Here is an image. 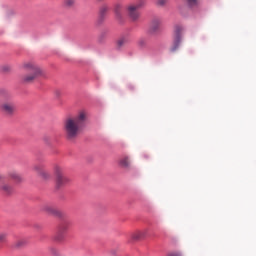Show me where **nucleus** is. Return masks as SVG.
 <instances>
[{
	"instance_id": "15",
	"label": "nucleus",
	"mask_w": 256,
	"mask_h": 256,
	"mask_svg": "<svg viewBox=\"0 0 256 256\" xmlns=\"http://www.w3.org/2000/svg\"><path fill=\"white\" fill-rule=\"evenodd\" d=\"M121 167H124L125 169L129 168L131 166V161L129 160V157L125 156L120 160Z\"/></svg>"
},
{
	"instance_id": "20",
	"label": "nucleus",
	"mask_w": 256,
	"mask_h": 256,
	"mask_svg": "<svg viewBox=\"0 0 256 256\" xmlns=\"http://www.w3.org/2000/svg\"><path fill=\"white\" fill-rule=\"evenodd\" d=\"M0 243H7V233L0 232Z\"/></svg>"
},
{
	"instance_id": "7",
	"label": "nucleus",
	"mask_w": 256,
	"mask_h": 256,
	"mask_svg": "<svg viewBox=\"0 0 256 256\" xmlns=\"http://www.w3.org/2000/svg\"><path fill=\"white\" fill-rule=\"evenodd\" d=\"M143 2H138L136 4H130L127 7V13L130 17V19H132V21H137V19H139L140 17V13L137 9H141V7H143Z\"/></svg>"
},
{
	"instance_id": "27",
	"label": "nucleus",
	"mask_w": 256,
	"mask_h": 256,
	"mask_svg": "<svg viewBox=\"0 0 256 256\" xmlns=\"http://www.w3.org/2000/svg\"><path fill=\"white\" fill-rule=\"evenodd\" d=\"M3 179H5L3 175H0V181H3Z\"/></svg>"
},
{
	"instance_id": "8",
	"label": "nucleus",
	"mask_w": 256,
	"mask_h": 256,
	"mask_svg": "<svg viewBox=\"0 0 256 256\" xmlns=\"http://www.w3.org/2000/svg\"><path fill=\"white\" fill-rule=\"evenodd\" d=\"M161 23H163L161 18H157V17L153 18L150 21L149 33L151 35H155V33H159V31L161 29Z\"/></svg>"
},
{
	"instance_id": "6",
	"label": "nucleus",
	"mask_w": 256,
	"mask_h": 256,
	"mask_svg": "<svg viewBox=\"0 0 256 256\" xmlns=\"http://www.w3.org/2000/svg\"><path fill=\"white\" fill-rule=\"evenodd\" d=\"M143 2H138L136 4H130L127 7V13L130 17V19H132V21H137V19H139L140 17V13L137 9H141V7H143Z\"/></svg>"
},
{
	"instance_id": "5",
	"label": "nucleus",
	"mask_w": 256,
	"mask_h": 256,
	"mask_svg": "<svg viewBox=\"0 0 256 256\" xmlns=\"http://www.w3.org/2000/svg\"><path fill=\"white\" fill-rule=\"evenodd\" d=\"M185 28L181 25H176L174 27V44L171 47L170 51L175 53L179 49V45H181V41H183V32Z\"/></svg>"
},
{
	"instance_id": "19",
	"label": "nucleus",
	"mask_w": 256,
	"mask_h": 256,
	"mask_svg": "<svg viewBox=\"0 0 256 256\" xmlns=\"http://www.w3.org/2000/svg\"><path fill=\"white\" fill-rule=\"evenodd\" d=\"M75 6V0H64V7H74Z\"/></svg>"
},
{
	"instance_id": "26",
	"label": "nucleus",
	"mask_w": 256,
	"mask_h": 256,
	"mask_svg": "<svg viewBox=\"0 0 256 256\" xmlns=\"http://www.w3.org/2000/svg\"><path fill=\"white\" fill-rule=\"evenodd\" d=\"M45 143H50L51 138L49 136H45L44 138Z\"/></svg>"
},
{
	"instance_id": "22",
	"label": "nucleus",
	"mask_w": 256,
	"mask_h": 256,
	"mask_svg": "<svg viewBox=\"0 0 256 256\" xmlns=\"http://www.w3.org/2000/svg\"><path fill=\"white\" fill-rule=\"evenodd\" d=\"M167 3H169V0H157V5L159 7H165V5H167Z\"/></svg>"
},
{
	"instance_id": "12",
	"label": "nucleus",
	"mask_w": 256,
	"mask_h": 256,
	"mask_svg": "<svg viewBox=\"0 0 256 256\" xmlns=\"http://www.w3.org/2000/svg\"><path fill=\"white\" fill-rule=\"evenodd\" d=\"M129 44V40L127 38H120L116 42V49L118 51H121V49H125L127 45Z\"/></svg>"
},
{
	"instance_id": "2",
	"label": "nucleus",
	"mask_w": 256,
	"mask_h": 256,
	"mask_svg": "<svg viewBox=\"0 0 256 256\" xmlns=\"http://www.w3.org/2000/svg\"><path fill=\"white\" fill-rule=\"evenodd\" d=\"M22 69L27 73L22 78L23 83H33L35 79L45 77V71L35 62H23Z\"/></svg>"
},
{
	"instance_id": "23",
	"label": "nucleus",
	"mask_w": 256,
	"mask_h": 256,
	"mask_svg": "<svg viewBox=\"0 0 256 256\" xmlns=\"http://www.w3.org/2000/svg\"><path fill=\"white\" fill-rule=\"evenodd\" d=\"M186 3H188V5H190V7H193V5L197 4V0H185Z\"/></svg>"
},
{
	"instance_id": "14",
	"label": "nucleus",
	"mask_w": 256,
	"mask_h": 256,
	"mask_svg": "<svg viewBox=\"0 0 256 256\" xmlns=\"http://www.w3.org/2000/svg\"><path fill=\"white\" fill-rule=\"evenodd\" d=\"M143 237H145V232L144 231L134 232L131 235L132 241H141V239H143Z\"/></svg>"
},
{
	"instance_id": "1",
	"label": "nucleus",
	"mask_w": 256,
	"mask_h": 256,
	"mask_svg": "<svg viewBox=\"0 0 256 256\" xmlns=\"http://www.w3.org/2000/svg\"><path fill=\"white\" fill-rule=\"evenodd\" d=\"M85 121H87V112L80 111L78 115L69 117L64 122V133L69 141L77 139L81 129L85 127Z\"/></svg>"
},
{
	"instance_id": "13",
	"label": "nucleus",
	"mask_w": 256,
	"mask_h": 256,
	"mask_svg": "<svg viewBox=\"0 0 256 256\" xmlns=\"http://www.w3.org/2000/svg\"><path fill=\"white\" fill-rule=\"evenodd\" d=\"M8 177L12 179V181H15L16 183H21L23 181L21 175L15 171L9 172Z\"/></svg>"
},
{
	"instance_id": "21",
	"label": "nucleus",
	"mask_w": 256,
	"mask_h": 256,
	"mask_svg": "<svg viewBox=\"0 0 256 256\" xmlns=\"http://www.w3.org/2000/svg\"><path fill=\"white\" fill-rule=\"evenodd\" d=\"M121 9H123V6L121 4H116L114 6V11H115L116 15H121Z\"/></svg>"
},
{
	"instance_id": "11",
	"label": "nucleus",
	"mask_w": 256,
	"mask_h": 256,
	"mask_svg": "<svg viewBox=\"0 0 256 256\" xmlns=\"http://www.w3.org/2000/svg\"><path fill=\"white\" fill-rule=\"evenodd\" d=\"M34 171H36L43 179H49V172L45 171V166L36 164L34 166Z\"/></svg>"
},
{
	"instance_id": "24",
	"label": "nucleus",
	"mask_w": 256,
	"mask_h": 256,
	"mask_svg": "<svg viewBox=\"0 0 256 256\" xmlns=\"http://www.w3.org/2000/svg\"><path fill=\"white\" fill-rule=\"evenodd\" d=\"M2 71H4V73H8V71H11V66H8V65L3 66Z\"/></svg>"
},
{
	"instance_id": "3",
	"label": "nucleus",
	"mask_w": 256,
	"mask_h": 256,
	"mask_svg": "<svg viewBox=\"0 0 256 256\" xmlns=\"http://www.w3.org/2000/svg\"><path fill=\"white\" fill-rule=\"evenodd\" d=\"M58 219H60V222L58 224L54 240L61 242L65 240L67 231H69V227H71V219H69V216H67L65 213L62 214V216H60Z\"/></svg>"
},
{
	"instance_id": "9",
	"label": "nucleus",
	"mask_w": 256,
	"mask_h": 256,
	"mask_svg": "<svg viewBox=\"0 0 256 256\" xmlns=\"http://www.w3.org/2000/svg\"><path fill=\"white\" fill-rule=\"evenodd\" d=\"M16 109L15 104L12 102H5L1 105V111L6 115H13Z\"/></svg>"
},
{
	"instance_id": "17",
	"label": "nucleus",
	"mask_w": 256,
	"mask_h": 256,
	"mask_svg": "<svg viewBox=\"0 0 256 256\" xmlns=\"http://www.w3.org/2000/svg\"><path fill=\"white\" fill-rule=\"evenodd\" d=\"M1 191H3L4 193H7L9 195V193H11V191H13V188L7 184H3L0 187Z\"/></svg>"
},
{
	"instance_id": "10",
	"label": "nucleus",
	"mask_w": 256,
	"mask_h": 256,
	"mask_svg": "<svg viewBox=\"0 0 256 256\" xmlns=\"http://www.w3.org/2000/svg\"><path fill=\"white\" fill-rule=\"evenodd\" d=\"M43 211H45L49 215H54V217H57V218L62 217V214L65 213V212H63L61 210H58L57 208H54V207L49 206V205L44 206Z\"/></svg>"
},
{
	"instance_id": "4",
	"label": "nucleus",
	"mask_w": 256,
	"mask_h": 256,
	"mask_svg": "<svg viewBox=\"0 0 256 256\" xmlns=\"http://www.w3.org/2000/svg\"><path fill=\"white\" fill-rule=\"evenodd\" d=\"M54 175L56 181V189H63V187H66V185L71 183V179L65 175V169L61 166L57 165L54 167Z\"/></svg>"
},
{
	"instance_id": "16",
	"label": "nucleus",
	"mask_w": 256,
	"mask_h": 256,
	"mask_svg": "<svg viewBox=\"0 0 256 256\" xmlns=\"http://www.w3.org/2000/svg\"><path fill=\"white\" fill-rule=\"evenodd\" d=\"M15 247H17L18 249L21 247H25V245H27V240L26 239H19L15 242Z\"/></svg>"
},
{
	"instance_id": "25",
	"label": "nucleus",
	"mask_w": 256,
	"mask_h": 256,
	"mask_svg": "<svg viewBox=\"0 0 256 256\" xmlns=\"http://www.w3.org/2000/svg\"><path fill=\"white\" fill-rule=\"evenodd\" d=\"M167 256H181L179 252H171Z\"/></svg>"
},
{
	"instance_id": "18",
	"label": "nucleus",
	"mask_w": 256,
	"mask_h": 256,
	"mask_svg": "<svg viewBox=\"0 0 256 256\" xmlns=\"http://www.w3.org/2000/svg\"><path fill=\"white\" fill-rule=\"evenodd\" d=\"M107 11H109V6H107V5H102V6L100 7V11H99L100 17H105Z\"/></svg>"
}]
</instances>
